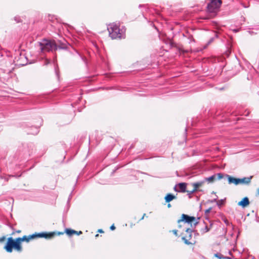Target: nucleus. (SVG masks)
Here are the masks:
<instances>
[{"label":"nucleus","mask_w":259,"mask_h":259,"mask_svg":"<svg viewBox=\"0 0 259 259\" xmlns=\"http://www.w3.org/2000/svg\"><path fill=\"white\" fill-rule=\"evenodd\" d=\"M64 233H66L68 236H72L73 235H74L77 234V231L70 229H66L65 231L63 232Z\"/></svg>","instance_id":"obj_16"},{"label":"nucleus","mask_w":259,"mask_h":259,"mask_svg":"<svg viewBox=\"0 0 259 259\" xmlns=\"http://www.w3.org/2000/svg\"><path fill=\"white\" fill-rule=\"evenodd\" d=\"M98 232H99V233H104L103 230H102V229H99V230H98Z\"/></svg>","instance_id":"obj_35"},{"label":"nucleus","mask_w":259,"mask_h":259,"mask_svg":"<svg viewBox=\"0 0 259 259\" xmlns=\"http://www.w3.org/2000/svg\"><path fill=\"white\" fill-rule=\"evenodd\" d=\"M196 199H197V200H199V198L198 196H197Z\"/></svg>","instance_id":"obj_42"},{"label":"nucleus","mask_w":259,"mask_h":259,"mask_svg":"<svg viewBox=\"0 0 259 259\" xmlns=\"http://www.w3.org/2000/svg\"><path fill=\"white\" fill-rule=\"evenodd\" d=\"M4 248L6 250V251L8 252L11 253L13 251V249L16 250L18 252H21L22 250L20 249L16 242L15 241V239H13L12 237H9L7 240V242L4 246Z\"/></svg>","instance_id":"obj_3"},{"label":"nucleus","mask_w":259,"mask_h":259,"mask_svg":"<svg viewBox=\"0 0 259 259\" xmlns=\"http://www.w3.org/2000/svg\"><path fill=\"white\" fill-rule=\"evenodd\" d=\"M251 178H252L251 176L250 177H244L242 179L239 178V184H243L248 185L250 183Z\"/></svg>","instance_id":"obj_12"},{"label":"nucleus","mask_w":259,"mask_h":259,"mask_svg":"<svg viewBox=\"0 0 259 259\" xmlns=\"http://www.w3.org/2000/svg\"><path fill=\"white\" fill-rule=\"evenodd\" d=\"M172 232H173V233H174V234L175 235H176V236H177V232H178V231H177V230H173V231H172Z\"/></svg>","instance_id":"obj_33"},{"label":"nucleus","mask_w":259,"mask_h":259,"mask_svg":"<svg viewBox=\"0 0 259 259\" xmlns=\"http://www.w3.org/2000/svg\"><path fill=\"white\" fill-rule=\"evenodd\" d=\"M145 213H144V214H143V215H142V218H141V219H142V220L144 219V216H145Z\"/></svg>","instance_id":"obj_39"},{"label":"nucleus","mask_w":259,"mask_h":259,"mask_svg":"<svg viewBox=\"0 0 259 259\" xmlns=\"http://www.w3.org/2000/svg\"><path fill=\"white\" fill-rule=\"evenodd\" d=\"M218 37V34L215 33V37Z\"/></svg>","instance_id":"obj_41"},{"label":"nucleus","mask_w":259,"mask_h":259,"mask_svg":"<svg viewBox=\"0 0 259 259\" xmlns=\"http://www.w3.org/2000/svg\"><path fill=\"white\" fill-rule=\"evenodd\" d=\"M188 39H189V43H191L192 42L195 41V39H194L192 35H190L189 36Z\"/></svg>","instance_id":"obj_23"},{"label":"nucleus","mask_w":259,"mask_h":259,"mask_svg":"<svg viewBox=\"0 0 259 259\" xmlns=\"http://www.w3.org/2000/svg\"><path fill=\"white\" fill-rule=\"evenodd\" d=\"M199 224V222L198 221H196L193 223V226L195 228L198 224Z\"/></svg>","instance_id":"obj_29"},{"label":"nucleus","mask_w":259,"mask_h":259,"mask_svg":"<svg viewBox=\"0 0 259 259\" xmlns=\"http://www.w3.org/2000/svg\"><path fill=\"white\" fill-rule=\"evenodd\" d=\"M211 225H212V224H210V226L209 227L205 224V227L204 228L201 229V230H200L201 233L202 234H204V233L208 232L210 229V227H211Z\"/></svg>","instance_id":"obj_19"},{"label":"nucleus","mask_w":259,"mask_h":259,"mask_svg":"<svg viewBox=\"0 0 259 259\" xmlns=\"http://www.w3.org/2000/svg\"><path fill=\"white\" fill-rule=\"evenodd\" d=\"M224 222H225L227 225H228V224H229V222H228V220H224Z\"/></svg>","instance_id":"obj_36"},{"label":"nucleus","mask_w":259,"mask_h":259,"mask_svg":"<svg viewBox=\"0 0 259 259\" xmlns=\"http://www.w3.org/2000/svg\"><path fill=\"white\" fill-rule=\"evenodd\" d=\"M174 190H175V191L179 192V190L177 188V185H176V186L174 187Z\"/></svg>","instance_id":"obj_32"},{"label":"nucleus","mask_w":259,"mask_h":259,"mask_svg":"<svg viewBox=\"0 0 259 259\" xmlns=\"http://www.w3.org/2000/svg\"><path fill=\"white\" fill-rule=\"evenodd\" d=\"M178 185L179 188V192L185 193L187 191H186L187 184L186 183H180Z\"/></svg>","instance_id":"obj_15"},{"label":"nucleus","mask_w":259,"mask_h":259,"mask_svg":"<svg viewBox=\"0 0 259 259\" xmlns=\"http://www.w3.org/2000/svg\"><path fill=\"white\" fill-rule=\"evenodd\" d=\"M39 45L42 52L56 51L57 50V44L54 40L43 39L39 42Z\"/></svg>","instance_id":"obj_2"},{"label":"nucleus","mask_w":259,"mask_h":259,"mask_svg":"<svg viewBox=\"0 0 259 259\" xmlns=\"http://www.w3.org/2000/svg\"><path fill=\"white\" fill-rule=\"evenodd\" d=\"M222 4V0H211L207 5L208 12L213 13L216 10L220 9Z\"/></svg>","instance_id":"obj_5"},{"label":"nucleus","mask_w":259,"mask_h":259,"mask_svg":"<svg viewBox=\"0 0 259 259\" xmlns=\"http://www.w3.org/2000/svg\"><path fill=\"white\" fill-rule=\"evenodd\" d=\"M215 177H216V175H212L208 178H205L203 181H204V182L205 181H208L210 183H213L214 180L215 179Z\"/></svg>","instance_id":"obj_17"},{"label":"nucleus","mask_w":259,"mask_h":259,"mask_svg":"<svg viewBox=\"0 0 259 259\" xmlns=\"http://www.w3.org/2000/svg\"><path fill=\"white\" fill-rule=\"evenodd\" d=\"M226 199H222L221 200H219L217 201V204L219 207H221L223 205H224Z\"/></svg>","instance_id":"obj_20"},{"label":"nucleus","mask_w":259,"mask_h":259,"mask_svg":"<svg viewBox=\"0 0 259 259\" xmlns=\"http://www.w3.org/2000/svg\"><path fill=\"white\" fill-rule=\"evenodd\" d=\"M229 253L230 254H232V253H231V252L230 251L229 252Z\"/></svg>","instance_id":"obj_44"},{"label":"nucleus","mask_w":259,"mask_h":259,"mask_svg":"<svg viewBox=\"0 0 259 259\" xmlns=\"http://www.w3.org/2000/svg\"><path fill=\"white\" fill-rule=\"evenodd\" d=\"M196 219L195 217L192 216H189L187 214H182L181 219L178 221V223H180L181 222H184L188 224H191V226L193 228V225L192 223Z\"/></svg>","instance_id":"obj_7"},{"label":"nucleus","mask_w":259,"mask_h":259,"mask_svg":"<svg viewBox=\"0 0 259 259\" xmlns=\"http://www.w3.org/2000/svg\"><path fill=\"white\" fill-rule=\"evenodd\" d=\"M214 37H211L209 39V41L207 43V46L210 45L212 42L213 41Z\"/></svg>","instance_id":"obj_25"},{"label":"nucleus","mask_w":259,"mask_h":259,"mask_svg":"<svg viewBox=\"0 0 259 259\" xmlns=\"http://www.w3.org/2000/svg\"><path fill=\"white\" fill-rule=\"evenodd\" d=\"M200 219V217H198V218H197V220H199Z\"/></svg>","instance_id":"obj_45"},{"label":"nucleus","mask_w":259,"mask_h":259,"mask_svg":"<svg viewBox=\"0 0 259 259\" xmlns=\"http://www.w3.org/2000/svg\"><path fill=\"white\" fill-rule=\"evenodd\" d=\"M82 233V232L81 231H79V232L77 231V234H76V235H79L81 234Z\"/></svg>","instance_id":"obj_34"},{"label":"nucleus","mask_w":259,"mask_h":259,"mask_svg":"<svg viewBox=\"0 0 259 259\" xmlns=\"http://www.w3.org/2000/svg\"><path fill=\"white\" fill-rule=\"evenodd\" d=\"M109 36L112 39L121 38L122 34L121 30L118 25L116 24H111L108 28Z\"/></svg>","instance_id":"obj_4"},{"label":"nucleus","mask_w":259,"mask_h":259,"mask_svg":"<svg viewBox=\"0 0 259 259\" xmlns=\"http://www.w3.org/2000/svg\"><path fill=\"white\" fill-rule=\"evenodd\" d=\"M21 232V231L20 230H16V231H13L11 235H14L16 233L19 234Z\"/></svg>","instance_id":"obj_24"},{"label":"nucleus","mask_w":259,"mask_h":259,"mask_svg":"<svg viewBox=\"0 0 259 259\" xmlns=\"http://www.w3.org/2000/svg\"><path fill=\"white\" fill-rule=\"evenodd\" d=\"M176 198V196L171 193H167L164 197V200L166 203H169Z\"/></svg>","instance_id":"obj_13"},{"label":"nucleus","mask_w":259,"mask_h":259,"mask_svg":"<svg viewBox=\"0 0 259 259\" xmlns=\"http://www.w3.org/2000/svg\"><path fill=\"white\" fill-rule=\"evenodd\" d=\"M203 183L204 181H199L192 184V185L194 187L192 191H187L189 198L191 199L192 198V194L196 192L198 190V188L201 186Z\"/></svg>","instance_id":"obj_8"},{"label":"nucleus","mask_w":259,"mask_h":259,"mask_svg":"<svg viewBox=\"0 0 259 259\" xmlns=\"http://www.w3.org/2000/svg\"><path fill=\"white\" fill-rule=\"evenodd\" d=\"M248 32L249 33V34H252L254 33V32L253 31H249Z\"/></svg>","instance_id":"obj_37"},{"label":"nucleus","mask_w":259,"mask_h":259,"mask_svg":"<svg viewBox=\"0 0 259 259\" xmlns=\"http://www.w3.org/2000/svg\"><path fill=\"white\" fill-rule=\"evenodd\" d=\"M65 49L66 48V46L65 44H61L60 45L58 46L57 45V49Z\"/></svg>","instance_id":"obj_21"},{"label":"nucleus","mask_w":259,"mask_h":259,"mask_svg":"<svg viewBox=\"0 0 259 259\" xmlns=\"http://www.w3.org/2000/svg\"><path fill=\"white\" fill-rule=\"evenodd\" d=\"M6 240V237L5 236H3L0 238V242H4Z\"/></svg>","instance_id":"obj_26"},{"label":"nucleus","mask_w":259,"mask_h":259,"mask_svg":"<svg viewBox=\"0 0 259 259\" xmlns=\"http://www.w3.org/2000/svg\"><path fill=\"white\" fill-rule=\"evenodd\" d=\"M63 234H64V232H51L35 233L33 234L26 236V242L28 243L31 240L35 239L38 238H45L47 239H51L57 235H61Z\"/></svg>","instance_id":"obj_1"},{"label":"nucleus","mask_w":259,"mask_h":259,"mask_svg":"<svg viewBox=\"0 0 259 259\" xmlns=\"http://www.w3.org/2000/svg\"><path fill=\"white\" fill-rule=\"evenodd\" d=\"M211 207H209V208L206 209L205 211V214H206L208 213H209L210 210H211Z\"/></svg>","instance_id":"obj_27"},{"label":"nucleus","mask_w":259,"mask_h":259,"mask_svg":"<svg viewBox=\"0 0 259 259\" xmlns=\"http://www.w3.org/2000/svg\"><path fill=\"white\" fill-rule=\"evenodd\" d=\"M195 232L193 229L187 228L186 230V235L182 237V240L187 245L193 244V243L189 241L192 239V233Z\"/></svg>","instance_id":"obj_6"},{"label":"nucleus","mask_w":259,"mask_h":259,"mask_svg":"<svg viewBox=\"0 0 259 259\" xmlns=\"http://www.w3.org/2000/svg\"><path fill=\"white\" fill-rule=\"evenodd\" d=\"M147 27H148L149 28H154L157 32L158 35H159V30L158 29L157 26L155 25V23L153 22L150 21H147Z\"/></svg>","instance_id":"obj_14"},{"label":"nucleus","mask_w":259,"mask_h":259,"mask_svg":"<svg viewBox=\"0 0 259 259\" xmlns=\"http://www.w3.org/2000/svg\"><path fill=\"white\" fill-rule=\"evenodd\" d=\"M217 199H218V196H217V198L210 200V202L211 203H213V202H217Z\"/></svg>","instance_id":"obj_28"},{"label":"nucleus","mask_w":259,"mask_h":259,"mask_svg":"<svg viewBox=\"0 0 259 259\" xmlns=\"http://www.w3.org/2000/svg\"><path fill=\"white\" fill-rule=\"evenodd\" d=\"M26 235L23 236L22 237L17 238L15 239V241L16 242V243H17L18 246L19 247H20V249H21V250H22V247L21 243L23 241L26 242Z\"/></svg>","instance_id":"obj_11"},{"label":"nucleus","mask_w":259,"mask_h":259,"mask_svg":"<svg viewBox=\"0 0 259 259\" xmlns=\"http://www.w3.org/2000/svg\"><path fill=\"white\" fill-rule=\"evenodd\" d=\"M98 236H99V234H96V236H95L96 237H97Z\"/></svg>","instance_id":"obj_43"},{"label":"nucleus","mask_w":259,"mask_h":259,"mask_svg":"<svg viewBox=\"0 0 259 259\" xmlns=\"http://www.w3.org/2000/svg\"><path fill=\"white\" fill-rule=\"evenodd\" d=\"M167 207H168V208L170 207H171V204H170V203H168V204H167Z\"/></svg>","instance_id":"obj_38"},{"label":"nucleus","mask_w":259,"mask_h":259,"mask_svg":"<svg viewBox=\"0 0 259 259\" xmlns=\"http://www.w3.org/2000/svg\"><path fill=\"white\" fill-rule=\"evenodd\" d=\"M194 233L195 235H199V234L197 232H196L195 231Z\"/></svg>","instance_id":"obj_40"},{"label":"nucleus","mask_w":259,"mask_h":259,"mask_svg":"<svg viewBox=\"0 0 259 259\" xmlns=\"http://www.w3.org/2000/svg\"><path fill=\"white\" fill-rule=\"evenodd\" d=\"M214 256L219 259H231L230 257L224 256L220 253L218 252L214 254Z\"/></svg>","instance_id":"obj_18"},{"label":"nucleus","mask_w":259,"mask_h":259,"mask_svg":"<svg viewBox=\"0 0 259 259\" xmlns=\"http://www.w3.org/2000/svg\"><path fill=\"white\" fill-rule=\"evenodd\" d=\"M249 198L247 197H245L238 203V205L242 208H245L249 204Z\"/></svg>","instance_id":"obj_10"},{"label":"nucleus","mask_w":259,"mask_h":259,"mask_svg":"<svg viewBox=\"0 0 259 259\" xmlns=\"http://www.w3.org/2000/svg\"><path fill=\"white\" fill-rule=\"evenodd\" d=\"M170 46L172 47L174 46V43L172 41H171L170 40L169 41Z\"/></svg>","instance_id":"obj_31"},{"label":"nucleus","mask_w":259,"mask_h":259,"mask_svg":"<svg viewBox=\"0 0 259 259\" xmlns=\"http://www.w3.org/2000/svg\"><path fill=\"white\" fill-rule=\"evenodd\" d=\"M110 228L111 230H114L115 229V227L114 226V224H113L111 226Z\"/></svg>","instance_id":"obj_30"},{"label":"nucleus","mask_w":259,"mask_h":259,"mask_svg":"<svg viewBox=\"0 0 259 259\" xmlns=\"http://www.w3.org/2000/svg\"><path fill=\"white\" fill-rule=\"evenodd\" d=\"M258 95H259V91L257 92Z\"/></svg>","instance_id":"obj_46"},{"label":"nucleus","mask_w":259,"mask_h":259,"mask_svg":"<svg viewBox=\"0 0 259 259\" xmlns=\"http://www.w3.org/2000/svg\"><path fill=\"white\" fill-rule=\"evenodd\" d=\"M226 177L228 179L229 184H234L235 185H239V178H234L227 174L226 175Z\"/></svg>","instance_id":"obj_9"},{"label":"nucleus","mask_w":259,"mask_h":259,"mask_svg":"<svg viewBox=\"0 0 259 259\" xmlns=\"http://www.w3.org/2000/svg\"><path fill=\"white\" fill-rule=\"evenodd\" d=\"M217 176V179L218 180H220L222 179L224 177V175L222 173H218L217 175H215Z\"/></svg>","instance_id":"obj_22"}]
</instances>
